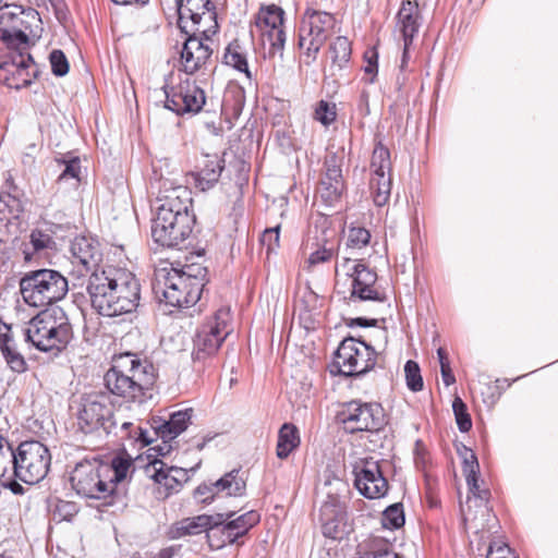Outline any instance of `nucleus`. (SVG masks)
I'll return each mask as SVG.
<instances>
[{
  "mask_svg": "<svg viewBox=\"0 0 558 558\" xmlns=\"http://www.w3.org/2000/svg\"><path fill=\"white\" fill-rule=\"evenodd\" d=\"M159 202L151 220V238L162 247L180 248L190 238L195 223V215L191 211L190 192L185 187L178 186Z\"/></svg>",
  "mask_w": 558,
  "mask_h": 558,
  "instance_id": "obj_2",
  "label": "nucleus"
},
{
  "mask_svg": "<svg viewBox=\"0 0 558 558\" xmlns=\"http://www.w3.org/2000/svg\"><path fill=\"white\" fill-rule=\"evenodd\" d=\"M231 320L230 307L222 306L198 327L193 340L194 361H205L218 352L232 331Z\"/></svg>",
  "mask_w": 558,
  "mask_h": 558,
  "instance_id": "obj_7",
  "label": "nucleus"
},
{
  "mask_svg": "<svg viewBox=\"0 0 558 558\" xmlns=\"http://www.w3.org/2000/svg\"><path fill=\"white\" fill-rule=\"evenodd\" d=\"M150 468L154 471L150 475L151 478L156 483L165 486L167 495L179 492L182 485L190 478L189 470L178 466H167L161 460H154L150 463Z\"/></svg>",
  "mask_w": 558,
  "mask_h": 558,
  "instance_id": "obj_28",
  "label": "nucleus"
},
{
  "mask_svg": "<svg viewBox=\"0 0 558 558\" xmlns=\"http://www.w3.org/2000/svg\"><path fill=\"white\" fill-rule=\"evenodd\" d=\"M77 425L82 433L90 434L102 428L107 434L116 426L113 409L105 396L86 398L78 412Z\"/></svg>",
  "mask_w": 558,
  "mask_h": 558,
  "instance_id": "obj_15",
  "label": "nucleus"
},
{
  "mask_svg": "<svg viewBox=\"0 0 558 558\" xmlns=\"http://www.w3.org/2000/svg\"><path fill=\"white\" fill-rule=\"evenodd\" d=\"M356 106L362 117L369 114V93L366 89L361 90Z\"/></svg>",
  "mask_w": 558,
  "mask_h": 558,
  "instance_id": "obj_60",
  "label": "nucleus"
},
{
  "mask_svg": "<svg viewBox=\"0 0 558 558\" xmlns=\"http://www.w3.org/2000/svg\"><path fill=\"white\" fill-rule=\"evenodd\" d=\"M5 60L0 62V83L12 88L16 71L17 48L8 49Z\"/></svg>",
  "mask_w": 558,
  "mask_h": 558,
  "instance_id": "obj_45",
  "label": "nucleus"
},
{
  "mask_svg": "<svg viewBox=\"0 0 558 558\" xmlns=\"http://www.w3.org/2000/svg\"><path fill=\"white\" fill-rule=\"evenodd\" d=\"M109 468L96 459L78 462L73 469L70 482L78 496L104 500L102 506H114L122 501L120 493L109 486Z\"/></svg>",
  "mask_w": 558,
  "mask_h": 558,
  "instance_id": "obj_4",
  "label": "nucleus"
},
{
  "mask_svg": "<svg viewBox=\"0 0 558 558\" xmlns=\"http://www.w3.org/2000/svg\"><path fill=\"white\" fill-rule=\"evenodd\" d=\"M15 450L11 444L0 435V477L12 469L14 471Z\"/></svg>",
  "mask_w": 558,
  "mask_h": 558,
  "instance_id": "obj_48",
  "label": "nucleus"
},
{
  "mask_svg": "<svg viewBox=\"0 0 558 558\" xmlns=\"http://www.w3.org/2000/svg\"><path fill=\"white\" fill-rule=\"evenodd\" d=\"M354 486L366 498L374 499L385 496L388 482L383 475L379 462L373 458L360 459L353 465Z\"/></svg>",
  "mask_w": 558,
  "mask_h": 558,
  "instance_id": "obj_17",
  "label": "nucleus"
},
{
  "mask_svg": "<svg viewBox=\"0 0 558 558\" xmlns=\"http://www.w3.org/2000/svg\"><path fill=\"white\" fill-rule=\"evenodd\" d=\"M357 554V558H400L393 551L391 543L378 536H373L364 544L359 545Z\"/></svg>",
  "mask_w": 558,
  "mask_h": 558,
  "instance_id": "obj_36",
  "label": "nucleus"
},
{
  "mask_svg": "<svg viewBox=\"0 0 558 558\" xmlns=\"http://www.w3.org/2000/svg\"><path fill=\"white\" fill-rule=\"evenodd\" d=\"M46 324L48 329V352H61L73 337L72 325L60 307L46 310Z\"/></svg>",
  "mask_w": 558,
  "mask_h": 558,
  "instance_id": "obj_19",
  "label": "nucleus"
},
{
  "mask_svg": "<svg viewBox=\"0 0 558 558\" xmlns=\"http://www.w3.org/2000/svg\"><path fill=\"white\" fill-rule=\"evenodd\" d=\"M179 26L189 34L198 25L203 15L208 14L210 20L216 17L215 4L210 0H177Z\"/></svg>",
  "mask_w": 558,
  "mask_h": 558,
  "instance_id": "obj_22",
  "label": "nucleus"
},
{
  "mask_svg": "<svg viewBox=\"0 0 558 558\" xmlns=\"http://www.w3.org/2000/svg\"><path fill=\"white\" fill-rule=\"evenodd\" d=\"M336 255L337 250L333 245H324L310 254L307 263L310 266H316L318 264L330 262Z\"/></svg>",
  "mask_w": 558,
  "mask_h": 558,
  "instance_id": "obj_54",
  "label": "nucleus"
},
{
  "mask_svg": "<svg viewBox=\"0 0 558 558\" xmlns=\"http://www.w3.org/2000/svg\"><path fill=\"white\" fill-rule=\"evenodd\" d=\"M345 520V509L338 499L330 497L322 505L319 521L324 536L332 539L341 538Z\"/></svg>",
  "mask_w": 558,
  "mask_h": 558,
  "instance_id": "obj_23",
  "label": "nucleus"
},
{
  "mask_svg": "<svg viewBox=\"0 0 558 558\" xmlns=\"http://www.w3.org/2000/svg\"><path fill=\"white\" fill-rule=\"evenodd\" d=\"M57 161L64 166L63 170L57 179L59 186L68 184L70 187L76 189L81 182V160L78 157L62 158Z\"/></svg>",
  "mask_w": 558,
  "mask_h": 558,
  "instance_id": "obj_40",
  "label": "nucleus"
},
{
  "mask_svg": "<svg viewBox=\"0 0 558 558\" xmlns=\"http://www.w3.org/2000/svg\"><path fill=\"white\" fill-rule=\"evenodd\" d=\"M462 471L465 475L466 484L469 487V492L472 496L468 497V505L474 502L477 507L487 508L486 504L489 498V490L480 489L477 473L480 471V465L475 453L465 448L463 453V465Z\"/></svg>",
  "mask_w": 558,
  "mask_h": 558,
  "instance_id": "obj_25",
  "label": "nucleus"
},
{
  "mask_svg": "<svg viewBox=\"0 0 558 558\" xmlns=\"http://www.w3.org/2000/svg\"><path fill=\"white\" fill-rule=\"evenodd\" d=\"M162 89L166 96L165 108L178 116L198 113L206 102L205 92L189 77L174 85L166 84Z\"/></svg>",
  "mask_w": 558,
  "mask_h": 558,
  "instance_id": "obj_14",
  "label": "nucleus"
},
{
  "mask_svg": "<svg viewBox=\"0 0 558 558\" xmlns=\"http://www.w3.org/2000/svg\"><path fill=\"white\" fill-rule=\"evenodd\" d=\"M220 515L199 514L185 518L171 524L166 533L169 539H178L184 536L197 535L210 531V526L219 524Z\"/></svg>",
  "mask_w": 558,
  "mask_h": 558,
  "instance_id": "obj_27",
  "label": "nucleus"
},
{
  "mask_svg": "<svg viewBox=\"0 0 558 558\" xmlns=\"http://www.w3.org/2000/svg\"><path fill=\"white\" fill-rule=\"evenodd\" d=\"M383 526L386 529H399L404 524V513L401 504H393L389 506L384 512L381 518Z\"/></svg>",
  "mask_w": 558,
  "mask_h": 558,
  "instance_id": "obj_47",
  "label": "nucleus"
},
{
  "mask_svg": "<svg viewBox=\"0 0 558 558\" xmlns=\"http://www.w3.org/2000/svg\"><path fill=\"white\" fill-rule=\"evenodd\" d=\"M14 459V476L26 484L44 480L51 464L49 449L38 440L21 442Z\"/></svg>",
  "mask_w": 558,
  "mask_h": 558,
  "instance_id": "obj_8",
  "label": "nucleus"
},
{
  "mask_svg": "<svg viewBox=\"0 0 558 558\" xmlns=\"http://www.w3.org/2000/svg\"><path fill=\"white\" fill-rule=\"evenodd\" d=\"M179 275L184 276L187 278L186 282H190L191 284L198 283L197 290L198 293L202 295L203 289L205 284L207 283V268L201 266V265H186L184 269L178 270Z\"/></svg>",
  "mask_w": 558,
  "mask_h": 558,
  "instance_id": "obj_46",
  "label": "nucleus"
},
{
  "mask_svg": "<svg viewBox=\"0 0 558 558\" xmlns=\"http://www.w3.org/2000/svg\"><path fill=\"white\" fill-rule=\"evenodd\" d=\"M131 465L132 459L122 456L114 457L111 463H108L110 471L107 478H109V486H111L112 489L118 490V484L125 480Z\"/></svg>",
  "mask_w": 558,
  "mask_h": 558,
  "instance_id": "obj_42",
  "label": "nucleus"
},
{
  "mask_svg": "<svg viewBox=\"0 0 558 558\" xmlns=\"http://www.w3.org/2000/svg\"><path fill=\"white\" fill-rule=\"evenodd\" d=\"M181 51V63L186 74H194L209 60L213 49L209 47V38L196 36L198 28L191 31Z\"/></svg>",
  "mask_w": 558,
  "mask_h": 558,
  "instance_id": "obj_20",
  "label": "nucleus"
},
{
  "mask_svg": "<svg viewBox=\"0 0 558 558\" xmlns=\"http://www.w3.org/2000/svg\"><path fill=\"white\" fill-rule=\"evenodd\" d=\"M351 43L344 36H338L329 46L330 74L337 76L349 68L351 60Z\"/></svg>",
  "mask_w": 558,
  "mask_h": 558,
  "instance_id": "obj_35",
  "label": "nucleus"
},
{
  "mask_svg": "<svg viewBox=\"0 0 558 558\" xmlns=\"http://www.w3.org/2000/svg\"><path fill=\"white\" fill-rule=\"evenodd\" d=\"M171 439H167V440H162V446H157L155 448H153L154 450H156L158 452V454L160 456H167L170 450H171V445H169L168 442L170 441Z\"/></svg>",
  "mask_w": 558,
  "mask_h": 558,
  "instance_id": "obj_64",
  "label": "nucleus"
},
{
  "mask_svg": "<svg viewBox=\"0 0 558 558\" xmlns=\"http://www.w3.org/2000/svg\"><path fill=\"white\" fill-rule=\"evenodd\" d=\"M284 11L276 4L262 7L256 16V26L262 32L263 43L269 44V53L282 51L286 43Z\"/></svg>",
  "mask_w": 558,
  "mask_h": 558,
  "instance_id": "obj_16",
  "label": "nucleus"
},
{
  "mask_svg": "<svg viewBox=\"0 0 558 558\" xmlns=\"http://www.w3.org/2000/svg\"><path fill=\"white\" fill-rule=\"evenodd\" d=\"M364 57L367 61V65L364 69L365 74L371 75L368 83H374V78L377 74L378 54L375 50H371V51L365 52Z\"/></svg>",
  "mask_w": 558,
  "mask_h": 558,
  "instance_id": "obj_59",
  "label": "nucleus"
},
{
  "mask_svg": "<svg viewBox=\"0 0 558 558\" xmlns=\"http://www.w3.org/2000/svg\"><path fill=\"white\" fill-rule=\"evenodd\" d=\"M341 165L342 159L337 154H330L325 159V172L320 179L317 193L327 206L337 204L345 190Z\"/></svg>",
  "mask_w": 558,
  "mask_h": 558,
  "instance_id": "obj_18",
  "label": "nucleus"
},
{
  "mask_svg": "<svg viewBox=\"0 0 558 558\" xmlns=\"http://www.w3.org/2000/svg\"><path fill=\"white\" fill-rule=\"evenodd\" d=\"M366 266L362 260L351 257H342L340 260H337L335 265V292L338 295H342L343 300H347L348 283L356 276L361 268Z\"/></svg>",
  "mask_w": 558,
  "mask_h": 558,
  "instance_id": "obj_31",
  "label": "nucleus"
},
{
  "mask_svg": "<svg viewBox=\"0 0 558 558\" xmlns=\"http://www.w3.org/2000/svg\"><path fill=\"white\" fill-rule=\"evenodd\" d=\"M371 168L373 175H388L390 174L391 161L389 149L381 144L377 145L373 150Z\"/></svg>",
  "mask_w": 558,
  "mask_h": 558,
  "instance_id": "obj_43",
  "label": "nucleus"
},
{
  "mask_svg": "<svg viewBox=\"0 0 558 558\" xmlns=\"http://www.w3.org/2000/svg\"><path fill=\"white\" fill-rule=\"evenodd\" d=\"M486 558H518L508 544L494 541L489 544Z\"/></svg>",
  "mask_w": 558,
  "mask_h": 558,
  "instance_id": "obj_55",
  "label": "nucleus"
},
{
  "mask_svg": "<svg viewBox=\"0 0 558 558\" xmlns=\"http://www.w3.org/2000/svg\"><path fill=\"white\" fill-rule=\"evenodd\" d=\"M220 515L219 524L210 526L207 532V541L210 548L220 549L227 544H235L243 537L253 526H255L260 515L254 510H250L238 518L230 520L234 512L216 513Z\"/></svg>",
  "mask_w": 558,
  "mask_h": 558,
  "instance_id": "obj_13",
  "label": "nucleus"
},
{
  "mask_svg": "<svg viewBox=\"0 0 558 558\" xmlns=\"http://www.w3.org/2000/svg\"><path fill=\"white\" fill-rule=\"evenodd\" d=\"M371 232L364 227H350L347 245L352 248H362L369 243Z\"/></svg>",
  "mask_w": 558,
  "mask_h": 558,
  "instance_id": "obj_51",
  "label": "nucleus"
},
{
  "mask_svg": "<svg viewBox=\"0 0 558 558\" xmlns=\"http://www.w3.org/2000/svg\"><path fill=\"white\" fill-rule=\"evenodd\" d=\"M23 300L31 306L44 307L62 300L68 291L66 278L54 269H38L20 281Z\"/></svg>",
  "mask_w": 558,
  "mask_h": 558,
  "instance_id": "obj_5",
  "label": "nucleus"
},
{
  "mask_svg": "<svg viewBox=\"0 0 558 558\" xmlns=\"http://www.w3.org/2000/svg\"><path fill=\"white\" fill-rule=\"evenodd\" d=\"M22 209L19 199L10 194L0 196V225H8L20 217Z\"/></svg>",
  "mask_w": 558,
  "mask_h": 558,
  "instance_id": "obj_44",
  "label": "nucleus"
},
{
  "mask_svg": "<svg viewBox=\"0 0 558 558\" xmlns=\"http://www.w3.org/2000/svg\"><path fill=\"white\" fill-rule=\"evenodd\" d=\"M336 26L337 20L333 14L307 10L299 28V48L307 57L315 59L326 40L336 33Z\"/></svg>",
  "mask_w": 558,
  "mask_h": 558,
  "instance_id": "obj_9",
  "label": "nucleus"
},
{
  "mask_svg": "<svg viewBox=\"0 0 558 558\" xmlns=\"http://www.w3.org/2000/svg\"><path fill=\"white\" fill-rule=\"evenodd\" d=\"M26 342L32 343L37 350L48 352V329L46 324V310L34 316L23 328Z\"/></svg>",
  "mask_w": 558,
  "mask_h": 558,
  "instance_id": "obj_33",
  "label": "nucleus"
},
{
  "mask_svg": "<svg viewBox=\"0 0 558 558\" xmlns=\"http://www.w3.org/2000/svg\"><path fill=\"white\" fill-rule=\"evenodd\" d=\"M418 15L420 11L416 2H412L410 0L402 1L398 12V22L405 47H409L412 44L413 37L418 31Z\"/></svg>",
  "mask_w": 558,
  "mask_h": 558,
  "instance_id": "obj_32",
  "label": "nucleus"
},
{
  "mask_svg": "<svg viewBox=\"0 0 558 558\" xmlns=\"http://www.w3.org/2000/svg\"><path fill=\"white\" fill-rule=\"evenodd\" d=\"M300 445L298 428L291 423H284L278 433L277 457L287 459L290 453Z\"/></svg>",
  "mask_w": 558,
  "mask_h": 558,
  "instance_id": "obj_38",
  "label": "nucleus"
},
{
  "mask_svg": "<svg viewBox=\"0 0 558 558\" xmlns=\"http://www.w3.org/2000/svg\"><path fill=\"white\" fill-rule=\"evenodd\" d=\"M51 71L56 76H64L69 72V61L62 50L54 49L49 56Z\"/></svg>",
  "mask_w": 558,
  "mask_h": 558,
  "instance_id": "obj_53",
  "label": "nucleus"
},
{
  "mask_svg": "<svg viewBox=\"0 0 558 558\" xmlns=\"http://www.w3.org/2000/svg\"><path fill=\"white\" fill-rule=\"evenodd\" d=\"M407 386L410 390L416 392L423 389V378L420 366L414 361H408L404 365Z\"/></svg>",
  "mask_w": 558,
  "mask_h": 558,
  "instance_id": "obj_49",
  "label": "nucleus"
},
{
  "mask_svg": "<svg viewBox=\"0 0 558 558\" xmlns=\"http://www.w3.org/2000/svg\"><path fill=\"white\" fill-rule=\"evenodd\" d=\"M337 118L336 105L320 100L315 110V119L325 126L330 125Z\"/></svg>",
  "mask_w": 558,
  "mask_h": 558,
  "instance_id": "obj_52",
  "label": "nucleus"
},
{
  "mask_svg": "<svg viewBox=\"0 0 558 558\" xmlns=\"http://www.w3.org/2000/svg\"><path fill=\"white\" fill-rule=\"evenodd\" d=\"M16 62V71L12 88L21 89L33 83L34 78L37 76L38 70L32 54L28 52V49L17 48Z\"/></svg>",
  "mask_w": 558,
  "mask_h": 558,
  "instance_id": "obj_34",
  "label": "nucleus"
},
{
  "mask_svg": "<svg viewBox=\"0 0 558 558\" xmlns=\"http://www.w3.org/2000/svg\"><path fill=\"white\" fill-rule=\"evenodd\" d=\"M109 392L125 402L141 403L155 381V367L138 354L124 352L114 355L104 377Z\"/></svg>",
  "mask_w": 558,
  "mask_h": 558,
  "instance_id": "obj_3",
  "label": "nucleus"
},
{
  "mask_svg": "<svg viewBox=\"0 0 558 558\" xmlns=\"http://www.w3.org/2000/svg\"><path fill=\"white\" fill-rule=\"evenodd\" d=\"M216 496L213 483L201 484L194 490V497L202 504H210Z\"/></svg>",
  "mask_w": 558,
  "mask_h": 558,
  "instance_id": "obj_56",
  "label": "nucleus"
},
{
  "mask_svg": "<svg viewBox=\"0 0 558 558\" xmlns=\"http://www.w3.org/2000/svg\"><path fill=\"white\" fill-rule=\"evenodd\" d=\"M39 13L31 8H24L15 3L0 5V40L5 43L8 49L29 48V37L34 27L40 24Z\"/></svg>",
  "mask_w": 558,
  "mask_h": 558,
  "instance_id": "obj_6",
  "label": "nucleus"
},
{
  "mask_svg": "<svg viewBox=\"0 0 558 558\" xmlns=\"http://www.w3.org/2000/svg\"><path fill=\"white\" fill-rule=\"evenodd\" d=\"M377 323L376 319H367V318H364V317H356V318H351L347 322V325L349 327H354V326H357V327H373L375 326Z\"/></svg>",
  "mask_w": 558,
  "mask_h": 558,
  "instance_id": "obj_61",
  "label": "nucleus"
},
{
  "mask_svg": "<svg viewBox=\"0 0 558 558\" xmlns=\"http://www.w3.org/2000/svg\"><path fill=\"white\" fill-rule=\"evenodd\" d=\"M223 62L236 71L244 73L248 80H252L246 54L238 40H233L227 46L223 53Z\"/></svg>",
  "mask_w": 558,
  "mask_h": 558,
  "instance_id": "obj_39",
  "label": "nucleus"
},
{
  "mask_svg": "<svg viewBox=\"0 0 558 558\" xmlns=\"http://www.w3.org/2000/svg\"><path fill=\"white\" fill-rule=\"evenodd\" d=\"M29 239H31V244L34 247V251H36V252L49 247L50 244L52 243L51 236L47 233H44L40 230L32 231Z\"/></svg>",
  "mask_w": 558,
  "mask_h": 558,
  "instance_id": "obj_57",
  "label": "nucleus"
},
{
  "mask_svg": "<svg viewBox=\"0 0 558 558\" xmlns=\"http://www.w3.org/2000/svg\"><path fill=\"white\" fill-rule=\"evenodd\" d=\"M223 168V159L219 158L217 155L206 156L199 170L190 174V183H193L195 187L205 192L219 181Z\"/></svg>",
  "mask_w": 558,
  "mask_h": 558,
  "instance_id": "obj_29",
  "label": "nucleus"
},
{
  "mask_svg": "<svg viewBox=\"0 0 558 558\" xmlns=\"http://www.w3.org/2000/svg\"><path fill=\"white\" fill-rule=\"evenodd\" d=\"M371 190L373 192L374 204L378 207L385 206L391 192V177L388 175H373L371 179Z\"/></svg>",
  "mask_w": 558,
  "mask_h": 558,
  "instance_id": "obj_41",
  "label": "nucleus"
},
{
  "mask_svg": "<svg viewBox=\"0 0 558 558\" xmlns=\"http://www.w3.org/2000/svg\"><path fill=\"white\" fill-rule=\"evenodd\" d=\"M453 413L460 432L466 433L472 427V420L468 413L465 403L461 398L457 397L452 403Z\"/></svg>",
  "mask_w": 558,
  "mask_h": 558,
  "instance_id": "obj_50",
  "label": "nucleus"
},
{
  "mask_svg": "<svg viewBox=\"0 0 558 558\" xmlns=\"http://www.w3.org/2000/svg\"><path fill=\"white\" fill-rule=\"evenodd\" d=\"M187 278L179 275L178 269H162L156 278L155 291L162 294V301L173 307H190L201 299L197 282L191 284Z\"/></svg>",
  "mask_w": 558,
  "mask_h": 558,
  "instance_id": "obj_12",
  "label": "nucleus"
},
{
  "mask_svg": "<svg viewBox=\"0 0 558 558\" xmlns=\"http://www.w3.org/2000/svg\"><path fill=\"white\" fill-rule=\"evenodd\" d=\"M344 429L354 434L359 432L379 433L387 424L384 408L376 402L353 400L347 403L339 414Z\"/></svg>",
  "mask_w": 558,
  "mask_h": 558,
  "instance_id": "obj_11",
  "label": "nucleus"
},
{
  "mask_svg": "<svg viewBox=\"0 0 558 558\" xmlns=\"http://www.w3.org/2000/svg\"><path fill=\"white\" fill-rule=\"evenodd\" d=\"M376 355L369 344L349 337L341 341L335 353V366L345 377L361 376L374 368Z\"/></svg>",
  "mask_w": 558,
  "mask_h": 558,
  "instance_id": "obj_10",
  "label": "nucleus"
},
{
  "mask_svg": "<svg viewBox=\"0 0 558 558\" xmlns=\"http://www.w3.org/2000/svg\"><path fill=\"white\" fill-rule=\"evenodd\" d=\"M181 546H169L162 548L155 558H173V556L180 550Z\"/></svg>",
  "mask_w": 558,
  "mask_h": 558,
  "instance_id": "obj_63",
  "label": "nucleus"
},
{
  "mask_svg": "<svg viewBox=\"0 0 558 558\" xmlns=\"http://www.w3.org/2000/svg\"><path fill=\"white\" fill-rule=\"evenodd\" d=\"M440 372H441L442 381L447 387L454 384L456 378L452 374L450 364H446V363H445V365L442 364V367H440Z\"/></svg>",
  "mask_w": 558,
  "mask_h": 558,
  "instance_id": "obj_62",
  "label": "nucleus"
},
{
  "mask_svg": "<svg viewBox=\"0 0 558 558\" xmlns=\"http://www.w3.org/2000/svg\"><path fill=\"white\" fill-rule=\"evenodd\" d=\"M192 416L193 409L190 408L171 413L168 420L153 417L150 425L154 434L162 440L174 439L189 427Z\"/></svg>",
  "mask_w": 558,
  "mask_h": 558,
  "instance_id": "obj_26",
  "label": "nucleus"
},
{
  "mask_svg": "<svg viewBox=\"0 0 558 558\" xmlns=\"http://www.w3.org/2000/svg\"><path fill=\"white\" fill-rule=\"evenodd\" d=\"M279 230L280 227L269 228L262 234L260 241L263 245L267 246V252L270 253L279 245Z\"/></svg>",
  "mask_w": 558,
  "mask_h": 558,
  "instance_id": "obj_58",
  "label": "nucleus"
},
{
  "mask_svg": "<svg viewBox=\"0 0 558 558\" xmlns=\"http://www.w3.org/2000/svg\"><path fill=\"white\" fill-rule=\"evenodd\" d=\"M71 254L72 264L82 266L86 272L98 270V264L102 258L99 243L86 236H78L72 241Z\"/></svg>",
  "mask_w": 558,
  "mask_h": 558,
  "instance_id": "obj_24",
  "label": "nucleus"
},
{
  "mask_svg": "<svg viewBox=\"0 0 558 558\" xmlns=\"http://www.w3.org/2000/svg\"><path fill=\"white\" fill-rule=\"evenodd\" d=\"M214 489L219 495L242 496L245 493L246 484L240 475V470H232L213 483Z\"/></svg>",
  "mask_w": 558,
  "mask_h": 558,
  "instance_id": "obj_37",
  "label": "nucleus"
},
{
  "mask_svg": "<svg viewBox=\"0 0 558 558\" xmlns=\"http://www.w3.org/2000/svg\"><path fill=\"white\" fill-rule=\"evenodd\" d=\"M377 274L368 266L357 271L348 283L345 301H376L384 302L385 294L376 288Z\"/></svg>",
  "mask_w": 558,
  "mask_h": 558,
  "instance_id": "obj_21",
  "label": "nucleus"
},
{
  "mask_svg": "<svg viewBox=\"0 0 558 558\" xmlns=\"http://www.w3.org/2000/svg\"><path fill=\"white\" fill-rule=\"evenodd\" d=\"M86 290L92 307L104 317L131 314L140 306V280L122 268L95 270L88 278Z\"/></svg>",
  "mask_w": 558,
  "mask_h": 558,
  "instance_id": "obj_1",
  "label": "nucleus"
},
{
  "mask_svg": "<svg viewBox=\"0 0 558 558\" xmlns=\"http://www.w3.org/2000/svg\"><path fill=\"white\" fill-rule=\"evenodd\" d=\"M0 351L11 371L19 374L27 371V363L11 336V326L5 323H0Z\"/></svg>",
  "mask_w": 558,
  "mask_h": 558,
  "instance_id": "obj_30",
  "label": "nucleus"
}]
</instances>
